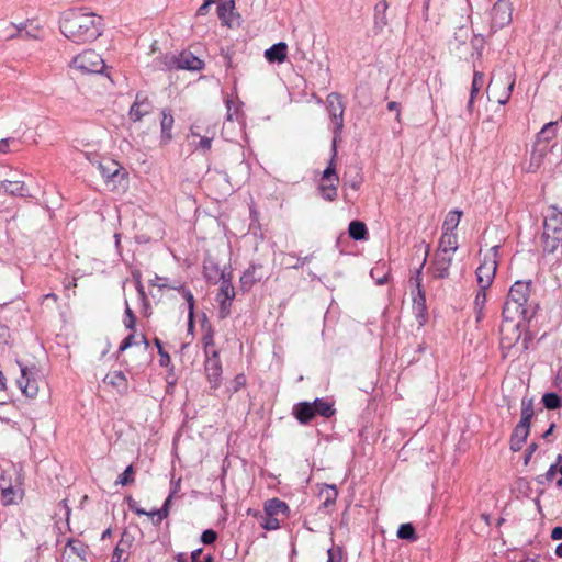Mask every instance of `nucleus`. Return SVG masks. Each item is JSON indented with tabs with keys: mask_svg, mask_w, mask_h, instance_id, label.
<instances>
[{
	"mask_svg": "<svg viewBox=\"0 0 562 562\" xmlns=\"http://www.w3.org/2000/svg\"><path fill=\"white\" fill-rule=\"evenodd\" d=\"M255 272L256 269L252 267L251 269H248L241 277L240 281L243 284H252L255 282Z\"/></svg>",
	"mask_w": 562,
	"mask_h": 562,
	"instance_id": "obj_55",
	"label": "nucleus"
},
{
	"mask_svg": "<svg viewBox=\"0 0 562 562\" xmlns=\"http://www.w3.org/2000/svg\"><path fill=\"white\" fill-rule=\"evenodd\" d=\"M104 384L112 386L119 393H125L127 391L128 382L127 378L121 370H115L109 372L104 379Z\"/></svg>",
	"mask_w": 562,
	"mask_h": 562,
	"instance_id": "obj_23",
	"label": "nucleus"
},
{
	"mask_svg": "<svg viewBox=\"0 0 562 562\" xmlns=\"http://www.w3.org/2000/svg\"><path fill=\"white\" fill-rule=\"evenodd\" d=\"M387 2L380 1L375 5V25L379 29H383L387 24L386 20Z\"/></svg>",
	"mask_w": 562,
	"mask_h": 562,
	"instance_id": "obj_35",
	"label": "nucleus"
},
{
	"mask_svg": "<svg viewBox=\"0 0 562 562\" xmlns=\"http://www.w3.org/2000/svg\"><path fill=\"white\" fill-rule=\"evenodd\" d=\"M327 110L333 119L336 130L342 127L344 106L338 94L331 93L327 97Z\"/></svg>",
	"mask_w": 562,
	"mask_h": 562,
	"instance_id": "obj_18",
	"label": "nucleus"
},
{
	"mask_svg": "<svg viewBox=\"0 0 562 562\" xmlns=\"http://www.w3.org/2000/svg\"><path fill=\"white\" fill-rule=\"evenodd\" d=\"M387 110L389 111H395L396 112V120L400 122L401 120V104L395 101H391L387 103Z\"/></svg>",
	"mask_w": 562,
	"mask_h": 562,
	"instance_id": "obj_58",
	"label": "nucleus"
},
{
	"mask_svg": "<svg viewBox=\"0 0 562 562\" xmlns=\"http://www.w3.org/2000/svg\"><path fill=\"white\" fill-rule=\"evenodd\" d=\"M562 243V212L550 205L543 218L542 245L543 252L554 254Z\"/></svg>",
	"mask_w": 562,
	"mask_h": 562,
	"instance_id": "obj_3",
	"label": "nucleus"
},
{
	"mask_svg": "<svg viewBox=\"0 0 562 562\" xmlns=\"http://www.w3.org/2000/svg\"><path fill=\"white\" fill-rule=\"evenodd\" d=\"M458 250V236L456 233L442 232L436 252L454 255Z\"/></svg>",
	"mask_w": 562,
	"mask_h": 562,
	"instance_id": "obj_24",
	"label": "nucleus"
},
{
	"mask_svg": "<svg viewBox=\"0 0 562 562\" xmlns=\"http://www.w3.org/2000/svg\"><path fill=\"white\" fill-rule=\"evenodd\" d=\"M124 325L127 329L131 331H135L136 329V316L133 313L132 308L130 307L128 303L126 302L125 306V318H124Z\"/></svg>",
	"mask_w": 562,
	"mask_h": 562,
	"instance_id": "obj_48",
	"label": "nucleus"
},
{
	"mask_svg": "<svg viewBox=\"0 0 562 562\" xmlns=\"http://www.w3.org/2000/svg\"><path fill=\"white\" fill-rule=\"evenodd\" d=\"M9 150V139H1L0 140V151L7 153Z\"/></svg>",
	"mask_w": 562,
	"mask_h": 562,
	"instance_id": "obj_62",
	"label": "nucleus"
},
{
	"mask_svg": "<svg viewBox=\"0 0 562 562\" xmlns=\"http://www.w3.org/2000/svg\"><path fill=\"white\" fill-rule=\"evenodd\" d=\"M235 297V289L228 280H223L220 284L216 300L233 301Z\"/></svg>",
	"mask_w": 562,
	"mask_h": 562,
	"instance_id": "obj_34",
	"label": "nucleus"
},
{
	"mask_svg": "<svg viewBox=\"0 0 562 562\" xmlns=\"http://www.w3.org/2000/svg\"><path fill=\"white\" fill-rule=\"evenodd\" d=\"M282 519L268 516L265 512L261 517L260 526L267 531L278 530L281 527Z\"/></svg>",
	"mask_w": 562,
	"mask_h": 562,
	"instance_id": "obj_39",
	"label": "nucleus"
},
{
	"mask_svg": "<svg viewBox=\"0 0 562 562\" xmlns=\"http://www.w3.org/2000/svg\"><path fill=\"white\" fill-rule=\"evenodd\" d=\"M72 66L82 72L99 74L104 68V61L100 54L87 49L72 59Z\"/></svg>",
	"mask_w": 562,
	"mask_h": 562,
	"instance_id": "obj_8",
	"label": "nucleus"
},
{
	"mask_svg": "<svg viewBox=\"0 0 562 562\" xmlns=\"http://www.w3.org/2000/svg\"><path fill=\"white\" fill-rule=\"evenodd\" d=\"M202 338L201 342L203 346V350L205 355L216 353L218 350L215 348V341H214V329L211 325V323L207 321L206 316L204 315L202 324Z\"/></svg>",
	"mask_w": 562,
	"mask_h": 562,
	"instance_id": "obj_21",
	"label": "nucleus"
},
{
	"mask_svg": "<svg viewBox=\"0 0 562 562\" xmlns=\"http://www.w3.org/2000/svg\"><path fill=\"white\" fill-rule=\"evenodd\" d=\"M149 514L150 517L157 516L158 522H160L162 519L167 518V516L169 515V509L161 507L158 510L149 512Z\"/></svg>",
	"mask_w": 562,
	"mask_h": 562,
	"instance_id": "obj_56",
	"label": "nucleus"
},
{
	"mask_svg": "<svg viewBox=\"0 0 562 562\" xmlns=\"http://www.w3.org/2000/svg\"><path fill=\"white\" fill-rule=\"evenodd\" d=\"M164 64L168 69L201 70L203 60L191 52H182L179 55L165 56Z\"/></svg>",
	"mask_w": 562,
	"mask_h": 562,
	"instance_id": "obj_9",
	"label": "nucleus"
},
{
	"mask_svg": "<svg viewBox=\"0 0 562 562\" xmlns=\"http://www.w3.org/2000/svg\"><path fill=\"white\" fill-rule=\"evenodd\" d=\"M557 122L547 123L537 135V142L539 145L549 146L550 140L557 136Z\"/></svg>",
	"mask_w": 562,
	"mask_h": 562,
	"instance_id": "obj_30",
	"label": "nucleus"
},
{
	"mask_svg": "<svg viewBox=\"0 0 562 562\" xmlns=\"http://www.w3.org/2000/svg\"><path fill=\"white\" fill-rule=\"evenodd\" d=\"M124 552H125V548L123 547V540H121V541H119V543L116 544V547L113 551L111 562H121L123 559Z\"/></svg>",
	"mask_w": 562,
	"mask_h": 562,
	"instance_id": "obj_52",
	"label": "nucleus"
},
{
	"mask_svg": "<svg viewBox=\"0 0 562 562\" xmlns=\"http://www.w3.org/2000/svg\"><path fill=\"white\" fill-rule=\"evenodd\" d=\"M20 368L21 376L16 380V384L25 397L35 398L40 391L38 371L35 367L20 366Z\"/></svg>",
	"mask_w": 562,
	"mask_h": 562,
	"instance_id": "obj_10",
	"label": "nucleus"
},
{
	"mask_svg": "<svg viewBox=\"0 0 562 562\" xmlns=\"http://www.w3.org/2000/svg\"><path fill=\"white\" fill-rule=\"evenodd\" d=\"M133 340H134V331H132L126 338H124V340L121 342V345L119 347V350L124 351L127 348H130L133 345Z\"/></svg>",
	"mask_w": 562,
	"mask_h": 562,
	"instance_id": "obj_57",
	"label": "nucleus"
},
{
	"mask_svg": "<svg viewBox=\"0 0 562 562\" xmlns=\"http://www.w3.org/2000/svg\"><path fill=\"white\" fill-rule=\"evenodd\" d=\"M397 537L403 540L415 541L417 539L415 528L412 524H402L396 532Z\"/></svg>",
	"mask_w": 562,
	"mask_h": 562,
	"instance_id": "obj_38",
	"label": "nucleus"
},
{
	"mask_svg": "<svg viewBox=\"0 0 562 562\" xmlns=\"http://www.w3.org/2000/svg\"><path fill=\"white\" fill-rule=\"evenodd\" d=\"M263 512L268 516H272L276 518H282L285 519L290 515V508L288 504L277 497L270 498L265 502L263 504Z\"/></svg>",
	"mask_w": 562,
	"mask_h": 562,
	"instance_id": "obj_19",
	"label": "nucleus"
},
{
	"mask_svg": "<svg viewBox=\"0 0 562 562\" xmlns=\"http://www.w3.org/2000/svg\"><path fill=\"white\" fill-rule=\"evenodd\" d=\"M0 192L12 196H25L29 189L23 181L5 180L0 183Z\"/></svg>",
	"mask_w": 562,
	"mask_h": 562,
	"instance_id": "obj_27",
	"label": "nucleus"
},
{
	"mask_svg": "<svg viewBox=\"0 0 562 562\" xmlns=\"http://www.w3.org/2000/svg\"><path fill=\"white\" fill-rule=\"evenodd\" d=\"M533 416V402L531 398H524L521 401V417L519 423L528 424L530 426Z\"/></svg>",
	"mask_w": 562,
	"mask_h": 562,
	"instance_id": "obj_36",
	"label": "nucleus"
},
{
	"mask_svg": "<svg viewBox=\"0 0 562 562\" xmlns=\"http://www.w3.org/2000/svg\"><path fill=\"white\" fill-rule=\"evenodd\" d=\"M194 327V312L188 313V329L192 330Z\"/></svg>",
	"mask_w": 562,
	"mask_h": 562,
	"instance_id": "obj_61",
	"label": "nucleus"
},
{
	"mask_svg": "<svg viewBox=\"0 0 562 562\" xmlns=\"http://www.w3.org/2000/svg\"><path fill=\"white\" fill-rule=\"evenodd\" d=\"M485 302H486V293H485V290H482L480 288V291L477 292L476 296H475V301H474V306H475V310H476V319L480 321L483 316V307L485 305Z\"/></svg>",
	"mask_w": 562,
	"mask_h": 562,
	"instance_id": "obj_47",
	"label": "nucleus"
},
{
	"mask_svg": "<svg viewBox=\"0 0 562 562\" xmlns=\"http://www.w3.org/2000/svg\"><path fill=\"white\" fill-rule=\"evenodd\" d=\"M530 431L528 424L518 423L510 437V449L513 451H519L526 442Z\"/></svg>",
	"mask_w": 562,
	"mask_h": 562,
	"instance_id": "obj_22",
	"label": "nucleus"
},
{
	"mask_svg": "<svg viewBox=\"0 0 562 562\" xmlns=\"http://www.w3.org/2000/svg\"><path fill=\"white\" fill-rule=\"evenodd\" d=\"M166 278L159 277L155 274L154 279L149 281L151 286H157L159 290L162 289H172L173 285H169L166 282Z\"/></svg>",
	"mask_w": 562,
	"mask_h": 562,
	"instance_id": "obj_54",
	"label": "nucleus"
},
{
	"mask_svg": "<svg viewBox=\"0 0 562 562\" xmlns=\"http://www.w3.org/2000/svg\"><path fill=\"white\" fill-rule=\"evenodd\" d=\"M293 414L301 424H307L315 417V407L310 402H301L293 407Z\"/></svg>",
	"mask_w": 562,
	"mask_h": 562,
	"instance_id": "obj_28",
	"label": "nucleus"
},
{
	"mask_svg": "<svg viewBox=\"0 0 562 562\" xmlns=\"http://www.w3.org/2000/svg\"><path fill=\"white\" fill-rule=\"evenodd\" d=\"M422 270L423 266L416 270V288L417 294L413 299V308L416 313V317L419 319V325H424L426 321V296L422 289Z\"/></svg>",
	"mask_w": 562,
	"mask_h": 562,
	"instance_id": "obj_16",
	"label": "nucleus"
},
{
	"mask_svg": "<svg viewBox=\"0 0 562 562\" xmlns=\"http://www.w3.org/2000/svg\"><path fill=\"white\" fill-rule=\"evenodd\" d=\"M265 57L269 63H284L288 57V45L284 42L272 45L266 49Z\"/></svg>",
	"mask_w": 562,
	"mask_h": 562,
	"instance_id": "obj_26",
	"label": "nucleus"
},
{
	"mask_svg": "<svg viewBox=\"0 0 562 562\" xmlns=\"http://www.w3.org/2000/svg\"><path fill=\"white\" fill-rule=\"evenodd\" d=\"M216 539L217 533L212 529L204 530L201 535V541L204 544H212L216 541Z\"/></svg>",
	"mask_w": 562,
	"mask_h": 562,
	"instance_id": "obj_51",
	"label": "nucleus"
},
{
	"mask_svg": "<svg viewBox=\"0 0 562 562\" xmlns=\"http://www.w3.org/2000/svg\"><path fill=\"white\" fill-rule=\"evenodd\" d=\"M127 504H128V508H130L133 513H135L136 515H138V516H142V515H147V516H148V515H150V514H149V512H146L145 509L140 508V507L138 506V503H137L135 499H133L132 497H128V498H127Z\"/></svg>",
	"mask_w": 562,
	"mask_h": 562,
	"instance_id": "obj_53",
	"label": "nucleus"
},
{
	"mask_svg": "<svg viewBox=\"0 0 562 562\" xmlns=\"http://www.w3.org/2000/svg\"><path fill=\"white\" fill-rule=\"evenodd\" d=\"M154 344L157 347L159 355V364L161 367L168 368L171 373H173V364L171 362V358L169 353L164 349L162 342L159 338L154 339Z\"/></svg>",
	"mask_w": 562,
	"mask_h": 562,
	"instance_id": "obj_33",
	"label": "nucleus"
},
{
	"mask_svg": "<svg viewBox=\"0 0 562 562\" xmlns=\"http://www.w3.org/2000/svg\"><path fill=\"white\" fill-rule=\"evenodd\" d=\"M512 4L508 0H498L492 8V26L502 29L512 21Z\"/></svg>",
	"mask_w": 562,
	"mask_h": 562,
	"instance_id": "obj_12",
	"label": "nucleus"
},
{
	"mask_svg": "<svg viewBox=\"0 0 562 562\" xmlns=\"http://www.w3.org/2000/svg\"><path fill=\"white\" fill-rule=\"evenodd\" d=\"M312 404L313 407H315V416L321 415L324 417H329L334 414L331 405L322 398H316Z\"/></svg>",
	"mask_w": 562,
	"mask_h": 562,
	"instance_id": "obj_37",
	"label": "nucleus"
},
{
	"mask_svg": "<svg viewBox=\"0 0 562 562\" xmlns=\"http://www.w3.org/2000/svg\"><path fill=\"white\" fill-rule=\"evenodd\" d=\"M203 549H196L191 553L192 562H198V558L201 555Z\"/></svg>",
	"mask_w": 562,
	"mask_h": 562,
	"instance_id": "obj_64",
	"label": "nucleus"
},
{
	"mask_svg": "<svg viewBox=\"0 0 562 562\" xmlns=\"http://www.w3.org/2000/svg\"><path fill=\"white\" fill-rule=\"evenodd\" d=\"M384 268H385L384 265L375 266L370 271L371 278L375 280V283L378 285H382V284L386 283V281H387V272L384 271Z\"/></svg>",
	"mask_w": 562,
	"mask_h": 562,
	"instance_id": "obj_44",
	"label": "nucleus"
},
{
	"mask_svg": "<svg viewBox=\"0 0 562 562\" xmlns=\"http://www.w3.org/2000/svg\"><path fill=\"white\" fill-rule=\"evenodd\" d=\"M135 471L132 464H130L124 472L119 476L116 484H121L123 486L132 484L135 482Z\"/></svg>",
	"mask_w": 562,
	"mask_h": 562,
	"instance_id": "obj_45",
	"label": "nucleus"
},
{
	"mask_svg": "<svg viewBox=\"0 0 562 562\" xmlns=\"http://www.w3.org/2000/svg\"><path fill=\"white\" fill-rule=\"evenodd\" d=\"M522 322H505L501 326V346L503 349L514 347L520 338V326Z\"/></svg>",
	"mask_w": 562,
	"mask_h": 562,
	"instance_id": "obj_14",
	"label": "nucleus"
},
{
	"mask_svg": "<svg viewBox=\"0 0 562 562\" xmlns=\"http://www.w3.org/2000/svg\"><path fill=\"white\" fill-rule=\"evenodd\" d=\"M484 83V75L481 71H474L472 86H471V92H470V99L468 103V109L471 110L473 106V102L480 90L482 89Z\"/></svg>",
	"mask_w": 562,
	"mask_h": 562,
	"instance_id": "obj_32",
	"label": "nucleus"
},
{
	"mask_svg": "<svg viewBox=\"0 0 562 562\" xmlns=\"http://www.w3.org/2000/svg\"><path fill=\"white\" fill-rule=\"evenodd\" d=\"M98 168L100 170L101 176L106 182L114 180L116 178H120L121 180H126V172H124L121 166L114 160L100 162Z\"/></svg>",
	"mask_w": 562,
	"mask_h": 562,
	"instance_id": "obj_20",
	"label": "nucleus"
},
{
	"mask_svg": "<svg viewBox=\"0 0 562 562\" xmlns=\"http://www.w3.org/2000/svg\"><path fill=\"white\" fill-rule=\"evenodd\" d=\"M175 124L173 115L170 110L161 111L160 130H161V143L167 144L172 139V127Z\"/></svg>",
	"mask_w": 562,
	"mask_h": 562,
	"instance_id": "obj_25",
	"label": "nucleus"
},
{
	"mask_svg": "<svg viewBox=\"0 0 562 562\" xmlns=\"http://www.w3.org/2000/svg\"><path fill=\"white\" fill-rule=\"evenodd\" d=\"M461 216H462L461 211H459V210L450 211L443 221L442 231L449 232V233H454V231L457 229V227L460 223Z\"/></svg>",
	"mask_w": 562,
	"mask_h": 562,
	"instance_id": "obj_31",
	"label": "nucleus"
},
{
	"mask_svg": "<svg viewBox=\"0 0 562 562\" xmlns=\"http://www.w3.org/2000/svg\"><path fill=\"white\" fill-rule=\"evenodd\" d=\"M209 4L203 3L196 11V15H205L209 11Z\"/></svg>",
	"mask_w": 562,
	"mask_h": 562,
	"instance_id": "obj_63",
	"label": "nucleus"
},
{
	"mask_svg": "<svg viewBox=\"0 0 562 562\" xmlns=\"http://www.w3.org/2000/svg\"><path fill=\"white\" fill-rule=\"evenodd\" d=\"M22 483L16 476L15 484L12 483V473L5 471L0 476V490L2 504L8 506L16 504L23 497Z\"/></svg>",
	"mask_w": 562,
	"mask_h": 562,
	"instance_id": "obj_7",
	"label": "nucleus"
},
{
	"mask_svg": "<svg viewBox=\"0 0 562 562\" xmlns=\"http://www.w3.org/2000/svg\"><path fill=\"white\" fill-rule=\"evenodd\" d=\"M218 303V316L221 318H226L231 313V305L233 301L228 300H216Z\"/></svg>",
	"mask_w": 562,
	"mask_h": 562,
	"instance_id": "obj_50",
	"label": "nucleus"
},
{
	"mask_svg": "<svg viewBox=\"0 0 562 562\" xmlns=\"http://www.w3.org/2000/svg\"><path fill=\"white\" fill-rule=\"evenodd\" d=\"M246 383V378L244 374H238L236 378H235V391H237L239 387L244 386Z\"/></svg>",
	"mask_w": 562,
	"mask_h": 562,
	"instance_id": "obj_60",
	"label": "nucleus"
},
{
	"mask_svg": "<svg viewBox=\"0 0 562 562\" xmlns=\"http://www.w3.org/2000/svg\"><path fill=\"white\" fill-rule=\"evenodd\" d=\"M339 178L335 168L329 165L322 173L318 190L324 199L333 201L337 196Z\"/></svg>",
	"mask_w": 562,
	"mask_h": 562,
	"instance_id": "obj_11",
	"label": "nucleus"
},
{
	"mask_svg": "<svg viewBox=\"0 0 562 562\" xmlns=\"http://www.w3.org/2000/svg\"><path fill=\"white\" fill-rule=\"evenodd\" d=\"M558 472V463H552L544 474L537 476L536 482L540 485L548 484L553 481Z\"/></svg>",
	"mask_w": 562,
	"mask_h": 562,
	"instance_id": "obj_43",
	"label": "nucleus"
},
{
	"mask_svg": "<svg viewBox=\"0 0 562 562\" xmlns=\"http://www.w3.org/2000/svg\"><path fill=\"white\" fill-rule=\"evenodd\" d=\"M551 539L552 540H561L562 539V527L558 526L552 529Z\"/></svg>",
	"mask_w": 562,
	"mask_h": 562,
	"instance_id": "obj_59",
	"label": "nucleus"
},
{
	"mask_svg": "<svg viewBox=\"0 0 562 562\" xmlns=\"http://www.w3.org/2000/svg\"><path fill=\"white\" fill-rule=\"evenodd\" d=\"M454 255L435 252L434 259L428 268L435 279H446L449 277L450 267L452 265Z\"/></svg>",
	"mask_w": 562,
	"mask_h": 562,
	"instance_id": "obj_13",
	"label": "nucleus"
},
{
	"mask_svg": "<svg viewBox=\"0 0 562 562\" xmlns=\"http://www.w3.org/2000/svg\"><path fill=\"white\" fill-rule=\"evenodd\" d=\"M133 277H134V280H135V285H136V290H137L138 296H139V299L142 300V302L144 304L145 312L147 313V311L149 310V301H148V296H147V294L145 292V288H144L143 282H142L140 273L139 272H135L133 274Z\"/></svg>",
	"mask_w": 562,
	"mask_h": 562,
	"instance_id": "obj_40",
	"label": "nucleus"
},
{
	"mask_svg": "<svg viewBox=\"0 0 562 562\" xmlns=\"http://www.w3.org/2000/svg\"><path fill=\"white\" fill-rule=\"evenodd\" d=\"M172 289L177 290L182 295V297L186 300V302L188 303V313L194 312L195 300H194L192 292L189 289H187L184 285L172 286Z\"/></svg>",
	"mask_w": 562,
	"mask_h": 562,
	"instance_id": "obj_42",
	"label": "nucleus"
},
{
	"mask_svg": "<svg viewBox=\"0 0 562 562\" xmlns=\"http://www.w3.org/2000/svg\"><path fill=\"white\" fill-rule=\"evenodd\" d=\"M233 9V1L229 2H221L217 5V15L220 20L226 22L228 13Z\"/></svg>",
	"mask_w": 562,
	"mask_h": 562,
	"instance_id": "obj_49",
	"label": "nucleus"
},
{
	"mask_svg": "<svg viewBox=\"0 0 562 562\" xmlns=\"http://www.w3.org/2000/svg\"><path fill=\"white\" fill-rule=\"evenodd\" d=\"M549 151V146L547 145H539V143L536 140L535 148L531 153L530 164H529V171H536L540 168V166L543 164L544 157L547 156Z\"/></svg>",
	"mask_w": 562,
	"mask_h": 562,
	"instance_id": "obj_29",
	"label": "nucleus"
},
{
	"mask_svg": "<svg viewBox=\"0 0 562 562\" xmlns=\"http://www.w3.org/2000/svg\"><path fill=\"white\" fill-rule=\"evenodd\" d=\"M153 110V104L146 95L138 93L130 108L128 116L133 122H139Z\"/></svg>",
	"mask_w": 562,
	"mask_h": 562,
	"instance_id": "obj_17",
	"label": "nucleus"
},
{
	"mask_svg": "<svg viewBox=\"0 0 562 562\" xmlns=\"http://www.w3.org/2000/svg\"><path fill=\"white\" fill-rule=\"evenodd\" d=\"M514 86V72L509 68L498 70L492 74L487 93L492 94L499 104H505L510 98Z\"/></svg>",
	"mask_w": 562,
	"mask_h": 562,
	"instance_id": "obj_4",
	"label": "nucleus"
},
{
	"mask_svg": "<svg viewBox=\"0 0 562 562\" xmlns=\"http://www.w3.org/2000/svg\"><path fill=\"white\" fill-rule=\"evenodd\" d=\"M206 360L204 363L205 374L213 389H217L221 383L222 362L220 352L205 355Z\"/></svg>",
	"mask_w": 562,
	"mask_h": 562,
	"instance_id": "obj_15",
	"label": "nucleus"
},
{
	"mask_svg": "<svg viewBox=\"0 0 562 562\" xmlns=\"http://www.w3.org/2000/svg\"><path fill=\"white\" fill-rule=\"evenodd\" d=\"M542 403L548 409H557L562 406V400L557 393H546L542 396Z\"/></svg>",
	"mask_w": 562,
	"mask_h": 562,
	"instance_id": "obj_41",
	"label": "nucleus"
},
{
	"mask_svg": "<svg viewBox=\"0 0 562 562\" xmlns=\"http://www.w3.org/2000/svg\"><path fill=\"white\" fill-rule=\"evenodd\" d=\"M103 19L83 10H69L63 14L60 31L70 41L92 42L102 34Z\"/></svg>",
	"mask_w": 562,
	"mask_h": 562,
	"instance_id": "obj_1",
	"label": "nucleus"
},
{
	"mask_svg": "<svg viewBox=\"0 0 562 562\" xmlns=\"http://www.w3.org/2000/svg\"><path fill=\"white\" fill-rule=\"evenodd\" d=\"M531 281H516L509 289L503 307L505 322H528L536 314V305L529 302Z\"/></svg>",
	"mask_w": 562,
	"mask_h": 562,
	"instance_id": "obj_2",
	"label": "nucleus"
},
{
	"mask_svg": "<svg viewBox=\"0 0 562 562\" xmlns=\"http://www.w3.org/2000/svg\"><path fill=\"white\" fill-rule=\"evenodd\" d=\"M215 135L216 125L212 124L209 120L199 119L191 125L189 137L199 138L195 148L205 153L211 149Z\"/></svg>",
	"mask_w": 562,
	"mask_h": 562,
	"instance_id": "obj_5",
	"label": "nucleus"
},
{
	"mask_svg": "<svg viewBox=\"0 0 562 562\" xmlns=\"http://www.w3.org/2000/svg\"><path fill=\"white\" fill-rule=\"evenodd\" d=\"M498 246H493L490 254L484 257L483 262L476 269V279L480 288L486 290L492 284L497 269Z\"/></svg>",
	"mask_w": 562,
	"mask_h": 562,
	"instance_id": "obj_6",
	"label": "nucleus"
},
{
	"mask_svg": "<svg viewBox=\"0 0 562 562\" xmlns=\"http://www.w3.org/2000/svg\"><path fill=\"white\" fill-rule=\"evenodd\" d=\"M368 238V228L361 221H353V240H366Z\"/></svg>",
	"mask_w": 562,
	"mask_h": 562,
	"instance_id": "obj_46",
	"label": "nucleus"
}]
</instances>
